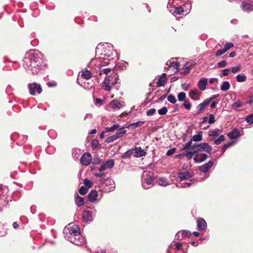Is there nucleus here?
<instances>
[{"label":"nucleus","mask_w":253,"mask_h":253,"mask_svg":"<svg viewBox=\"0 0 253 253\" xmlns=\"http://www.w3.org/2000/svg\"><path fill=\"white\" fill-rule=\"evenodd\" d=\"M46 63L43 60V54L38 50H30L26 52L23 60V66L25 69L29 70L33 74H36Z\"/></svg>","instance_id":"1"},{"label":"nucleus","mask_w":253,"mask_h":253,"mask_svg":"<svg viewBox=\"0 0 253 253\" xmlns=\"http://www.w3.org/2000/svg\"><path fill=\"white\" fill-rule=\"evenodd\" d=\"M96 56L97 58L104 60H107L105 61L104 63L106 65L109 64V62H115L117 60L119 59L118 54L115 50H109L104 48L101 50L99 48H97L96 50Z\"/></svg>","instance_id":"2"},{"label":"nucleus","mask_w":253,"mask_h":253,"mask_svg":"<svg viewBox=\"0 0 253 253\" xmlns=\"http://www.w3.org/2000/svg\"><path fill=\"white\" fill-rule=\"evenodd\" d=\"M154 173L151 172L143 173L141 177V184L145 189H148L153 186L155 181Z\"/></svg>","instance_id":"3"},{"label":"nucleus","mask_w":253,"mask_h":253,"mask_svg":"<svg viewBox=\"0 0 253 253\" xmlns=\"http://www.w3.org/2000/svg\"><path fill=\"white\" fill-rule=\"evenodd\" d=\"M66 239L76 246H82L85 242V238L80 233L74 237L65 236Z\"/></svg>","instance_id":"4"},{"label":"nucleus","mask_w":253,"mask_h":253,"mask_svg":"<svg viewBox=\"0 0 253 253\" xmlns=\"http://www.w3.org/2000/svg\"><path fill=\"white\" fill-rule=\"evenodd\" d=\"M28 89L31 95H35L42 92V88L39 84L33 83L28 85Z\"/></svg>","instance_id":"5"},{"label":"nucleus","mask_w":253,"mask_h":253,"mask_svg":"<svg viewBox=\"0 0 253 253\" xmlns=\"http://www.w3.org/2000/svg\"><path fill=\"white\" fill-rule=\"evenodd\" d=\"M96 210L94 209L92 211L85 210L82 213L83 220L85 222L91 221L95 215Z\"/></svg>","instance_id":"6"},{"label":"nucleus","mask_w":253,"mask_h":253,"mask_svg":"<svg viewBox=\"0 0 253 253\" xmlns=\"http://www.w3.org/2000/svg\"><path fill=\"white\" fill-rule=\"evenodd\" d=\"M195 150L197 151V154L203 151L211 154L212 148L208 143L203 142L198 144V148Z\"/></svg>","instance_id":"7"},{"label":"nucleus","mask_w":253,"mask_h":253,"mask_svg":"<svg viewBox=\"0 0 253 253\" xmlns=\"http://www.w3.org/2000/svg\"><path fill=\"white\" fill-rule=\"evenodd\" d=\"M92 162L91 155L89 153H84L81 158V164L84 166H88Z\"/></svg>","instance_id":"8"},{"label":"nucleus","mask_w":253,"mask_h":253,"mask_svg":"<svg viewBox=\"0 0 253 253\" xmlns=\"http://www.w3.org/2000/svg\"><path fill=\"white\" fill-rule=\"evenodd\" d=\"M115 165L114 161L112 159H109L103 163L99 169V172H102L107 169H112Z\"/></svg>","instance_id":"9"},{"label":"nucleus","mask_w":253,"mask_h":253,"mask_svg":"<svg viewBox=\"0 0 253 253\" xmlns=\"http://www.w3.org/2000/svg\"><path fill=\"white\" fill-rule=\"evenodd\" d=\"M177 174V178L180 181L188 179L192 177L191 173L188 170L179 171Z\"/></svg>","instance_id":"10"},{"label":"nucleus","mask_w":253,"mask_h":253,"mask_svg":"<svg viewBox=\"0 0 253 253\" xmlns=\"http://www.w3.org/2000/svg\"><path fill=\"white\" fill-rule=\"evenodd\" d=\"M208 158V156L206 153H202L201 154H199V153H198L197 154V155L193 157V160L195 163H201L205 161Z\"/></svg>","instance_id":"11"},{"label":"nucleus","mask_w":253,"mask_h":253,"mask_svg":"<svg viewBox=\"0 0 253 253\" xmlns=\"http://www.w3.org/2000/svg\"><path fill=\"white\" fill-rule=\"evenodd\" d=\"M69 235H66V236H72L78 235L80 233V228L79 225H73L70 227L69 230Z\"/></svg>","instance_id":"12"},{"label":"nucleus","mask_w":253,"mask_h":253,"mask_svg":"<svg viewBox=\"0 0 253 253\" xmlns=\"http://www.w3.org/2000/svg\"><path fill=\"white\" fill-rule=\"evenodd\" d=\"M213 162L212 161H209L207 163L199 167V170L205 173H207L209 169L212 167Z\"/></svg>","instance_id":"13"},{"label":"nucleus","mask_w":253,"mask_h":253,"mask_svg":"<svg viewBox=\"0 0 253 253\" xmlns=\"http://www.w3.org/2000/svg\"><path fill=\"white\" fill-rule=\"evenodd\" d=\"M197 227L199 230H205L207 227V223L203 218H199L197 220Z\"/></svg>","instance_id":"14"},{"label":"nucleus","mask_w":253,"mask_h":253,"mask_svg":"<svg viewBox=\"0 0 253 253\" xmlns=\"http://www.w3.org/2000/svg\"><path fill=\"white\" fill-rule=\"evenodd\" d=\"M112 77H110V76H108L105 78L102 83V86L105 90L110 91L111 87L109 84H110V82L112 81Z\"/></svg>","instance_id":"15"},{"label":"nucleus","mask_w":253,"mask_h":253,"mask_svg":"<svg viewBox=\"0 0 253 253\" xmlns=\"http://www.w3.org/2000/svg\"><path fill=\"white\" fill-rule=\"evenodd\" d=\"M167 7L169 9V12L172 14L180 15L184 11L183 8L181 7H173L172 9H170V5L169 3L168 4Z\"/></svg>","instance_id":"16"},{"label":"nucleus","mask_w":253,"mask_h":253,"mask_svg":"<svg viewBox=\"0 0 253 253\" xmlns=\"http://www.w3.org/2000/svg\"><path fill=\"white\" fill-rule=\"evenodd\" d=\"M133 151L134 152V156L136 158L141 157L146 154L145 151L140 147H136L133 149Z\"/></svg>","instance_id":"17"},{"label":"nucleus","mask_w":253,"mask_h":253,"mask_svg":"<svg viewBox=\"0 0 253 253\" xmlns=\"http://www.w3.org/2000/svg\"><path fill=\"white\" fill-rule=\"evenodd\" d=\"M208 79L205 78L201 79L198 83V86L202 91H204L206 89Z\"/></svg>","instance_id":"18"},{"label":"nucleus","mask_w":253,"mask_h":253,"mask_svg":"<svg viewBox=\"0 0 253 253\" xmlns=\"http://www.w3.org/2000/svg\"><path fill=\"white\" fill-rule=\"evenodd\" d=\"M241 9H243L244 11H253V5L244 1L241 4Z\"/></svg>","instance_id":"19"},{"label":"nucleus","mask_w":253,"mask_h":253,"mask_svg":"<svg viewBox=\"0 0 253 253\" xmlns=\"http://www.w3.org/2000/svg\"><path fill=\"white\" fill-rule=\"evenodd\" d=\"M97 196V192L95 190H92L87 195L88 200L93 203L96 201Z\"/></svg>","instance_id":"20"},{"label":"nucleus","mask_w":253,"mask_h":253,"mask_svg":"<svg viewBox=\"0 0 253 253\" xmlns=\"http://www.w3.org/2000/svg\"><path fill=\"white\" fill-rule=\"evenodd\" d=\"M198 181V180L195 178H191L190 179V182H186L183 183H180V185H177V186H178L179 187H182V188H186L187 187H190L192 184L196 183Z\"/></svg>","instance_id":"21"},{"label":"nucleus","mask_w":253,"mask_h":253,"mask_svg":"<svg viewBox=\"0 0 253 253\" xmlns=\"http://www.w3.org/2000/svg\"><path fill=\"white\" fill-rule=\"evenodd\" d=\"M114 77L115 78V82H112L111 84L113 85V87L116 90H118L120 88L121 84L118 82L119 75L117 73L114 74Z\"/></svg>","instance_id":"22"},{"label":"nucleus","mask_w":253,"mask_h":253,"mask_svg":"<svg viewBox=\"0 0 253 253\" xmlns=\"http://www.w3.org/2000/svg\"><path fill=\"white\" fill-rule=\"evenodd\" d=\"M203 132L202 131H198L197 134L194 135L191 140L192 142H199L202 141L203 139Z\"/></svg>","instance_id":"23"},{"label":"nucleus","mask_w":253,"mask_h":253,"mask_svg":"<svg viewBox=\"0 0 253 253\" xmlns=\"http://www.w3.org/2000/svg\"><path fill=\"white\" fill-rule=\"evenodd\" d=\"M75 203L78 207H81L84 203V198L79 196L78 193L75 194Z\"/></svg>","instance_id":"24"},{"label":"nucleus","mask_w":253,"mask_h":253,"mask_svg":"<svg viewBox=\"0 0 253 253\" xmlns=\"http://www.w3.org/2000/svg\"><path fill=\"white\" fill-rule=\"evenodd\" d=\"M110 105H111L112 108L114 109H119L122 107L121 103L117 100H112L110 103Z\"/></svg>","instance_id":"25"},{"label":"nucleus","mask_w":253,"mask_h":253,"mask_svg":"<svg viewBox=\"0 0 253 253\" xmlns=\"http://www.w3.org/2000/svg\"><path fill=\"white\" fill-rule=\"evenodd\" d=\"M125 128L126 127H122L120 128L119 129V132H117L114 134L116 139L122 137L124 135H125L126 133V131L125 129Z\"/></svg>","instance_id":"26"},{"label":"nucleus","mask_w":253,"mask_h":253,"mask_svg":"<svg viewBox=\"0 0 253 253\" xmlns=\"http://www.w3.org/2000/svg\"><path fill=\"white\" fill-rule=\"evenodd\" d=\"M160 186H167L169 184V181L165 177H160L159 180H156Z\"/></svg>","instance_id":"27"},{"label":"nucleus","mask_w":253,"mask_h":253,"mask_svg":"<svg viewBox=\"0 0 253 253\" xmlns=\"http://www.w3.org/2000/svg\"><path fill=\"white\" fill-rule=\"evenodd\" d=\"M133 153V149H131L128 150L127 151L125 152L122 156L121 158L123 159H126L127 158H129Z\"/></svg>","instance_id":"28"},{"label":"nucleus","mask_w":253,"mask_h":253,"mask_svg":"<svg viewBox=\"0 0 253 253\" xmlns=\"http://www.w3.org/2000/svg\"><path fill=\"white\" fill-rule=\"evenodd\" d=\"M228 136L231 139L237 138V128H234L231 131L228 133Z\"/></svg>","instance_id":"29"},{"label":"nucleus","mask_w":253,"mask_h":253,"mask_svg":"<svg viewBox=\"0 0 253 253\" xmlns=\"http://www.w3.org/2000/svg\"><path fill=\"white\" fill-rule=\"evenodd\" d=\"M166 81H167L166 78H165L162 76H161L159 78V80H158V82H157V86L161 87V86H164L166 83Z\"/></svg>","instance_id":"30"},{"label":"nucleus","mask_w":253,"mask_h":253,"mask_svg":"<svg viewBox=\"0 0 253 253\" xmlns=\"http://www.w3.org/2000/svg\"><path fill=\"white\" fill-rule=\"evenodd\" d=\"M196 155H197V151L195 150L190 151L185 153V156L188 160H191Z\"/></svg>","instance_id":"31"},{"label":"nucleus","mask_w":253,"mask_h":253,"mask_svg":"<svg viewBox=\"0 0 253 253\" xmlns=\"http://www.w3.org/2000/svg\"><path fill=\"white\" fill-rule=\"evenodd\" d=\"M92 75L91 72L86 70L85 71L83 72L82 74V77L83 79H86V80H89L91 78Z\"/></svg>","instance_id":"32"},{"label":"nucleus","mask_w":253,"mask_h":253,"mask_svg":"<svg viewBox=\"0 0 253 253\" xmlns=\"http://www.w3.org/2000/svg\"><path fill=\"white\" fill-rule=\"evenodd\" d=\"M230 85L228 82L224 81L220 86V90L223 91H227L230 88Z\"/></svg>","instance_id":"33"},{"label":"nucleus","mask_w":253,"mask_h":253,"mask_svg":"<svg viewBox=\"0 0 253 253\" xmlns=\"http://www.w3.org/2000/svg\"><path fill=\"white\" fill-rule=\"evenodd\" d=\"M220 132V130L218 128L211 130L209 131V135L210 136L216 137L219 135Z\"/></svg>","instance_id":"34"},{"label":"nucleus","mask_w":253,"mask_h":253,"mask_svg":"<svg viewBox=\"0 0 253 253\" xmlns=\"http://www.w3.org/2000/svg\"><path fill=\"white\" fill-rule=\"evenodd\" d=\"M81 150L80 149H73L72 156L75 159H78L80 156Z\"/></svg>","instance_id":"35"},{"label":"nucleus","mask_w":253,"mask_h":253,"mask_svg":"<svg viewBox=\"0 0 253 253\" xmlns=\"http://www.w3.org/2000/svg\"><path fill=\"white\" fill-rule=\"evenodd\" d=\"M145 122L144 121H138L135 123H131L129 124L128 126L126 127V128H129L131 127H133L134 128L139 126L141 125L144 124Z\"/></svg>","instance_id":"36"},{"label":"nucleus","mask_w":253,"mask_h":253,"mask_svg":"<svg viewBox=\"0 0 253 253\" xmlns=\"http://www.w3.org/2000/svg\"><path fill=\"white\" fill-rule=\"evenodd\" d=\"M120 126V125L119 124H116L110 127H106L105 128V131L106 132H110V131H113L118 128H119Z\"/></svg>","instance_id":"37"},{"label":"nucleus","mask_w":253,"mask_h":253,"mask_svg":"<svg viewBox=\"0 0 253 253\" xmlns=\"http://www.w3.org/2000/svg\"><path fill=\"white\" fill-rule=\"evenodd\" d=\"M126 64H128L126 62L123 61L117 64L116 66L121 70H125L126 69Z\"/></svg>","instance_id":"38"},{"label":"nucleus","mask_w":253,"mask_h":253,"mask_svg":"<svg viewBox=\"0 0 253 253\" xmlns=\"http://www.w3.org/2000/svg\"><path fill=\"white\" fill-rule=\"evenodd\" d=\"M235 144V142L233 141L228 142L225 143L222 147V151L223 153H224L228 148L234 145Z\"/></svg>","instance_id":"39"},{"label":"nucleus","mask_w":253,"mask_h":253,"mask_svg":"<svg viewBox=\"0 0 253 253\" xmlns=\"http://www.w3.org/2000/svg\"><path fill=\"white\" fill-rule=\"evenodd\" d=\"M186 95L185 92H180L177 94L178 100L180 102L184 101L186 99Z\"/></svg>","instance_id":"40"},{"label":"nucleus","mask_w":253,"mask_h":253,"mask_svg":"<svg viewBox=\"0 0 253 253\" xmlns=\"http://www.w3.org/2000/svg\"><path fill=\"white\" fill-rule=\"evenodd\" d=\"M192 143V141L190 139L184 145H183V147L181 149V151H184V150H190Z\"/></svg>","instance_id":"41"},{"label":"nucleus","mask_w":253,"mask_h":253,"mask_svg":"<svg viewBox=\"0 0 253 253\" xmlns=\"http://www.w3.org/2000/svg\"><path fill=\"white\" fill-rule=\"evenodd\" d=\"M88 192V188L85 186H82L79 190V193L82 195H84Z\"/></svg>","instance_id":"42"},{"label":"nucleus","mask_w":253,"mask_h":253,"mask_svg":"<svg viewBox=\"0 0 253 253\" xmlns=\"http://www.w3.org/2000/svg\"><path fill=\"white\" fill-rule=\"evenodd\" d=\"M168 100L169 102L172 104H175L176 102V99L175 96L172 94H169L167 97Z\"/></svg>","instance_id":"43"},{"label":"nucleus","mask_w":253,"mask_h":253,"mask_svg":"<svg viewBox=\"0 0 253 253\" xmlns=\"http://www.w3.org/2000/svg\"><path fill=\"white\" fill-rule=\"evenodd\" d=\"M99 145V141L96 139H94L92 140L91 143V147L92 149H95Z\"/></svg>","instance_id":"44"},{"label":"nucleus","mask_w":253,"mask_h":253,"mask_svg":"<svg viewBox=\"0 0 253 253\" xmlns=\"http://www.w3.org/2000/svg\"><path fill=\"white\" fill-rule=\"evenodd\" d=\"M168 111V110L167 107H163V108L159 109L158 110V112L160 115H165L167 113Z\"/></svg>","instance_id":"45"},{"label":"nucleus","mask_w":253,"mask_h":253,"mask_svg":"<svg viewBox=\"0 0 253 253\" xmlns=\"http://www.w3.org/2000/svg\"><path fill=\"white\" fill-rule=\"evenodd\" d=\"M181 231L182 233H181L182 237H190L192 235L191 232L189 230H181Z\"/></svg>","instance_id":"46"},{"label":"nucleus","mask_w":253,"mask_h":253,"mask_svg":"<svg viewBox=\"0 0 253 253\" xmlns=\"http://www.w3.org/2000/svg\"><path fill=\"white\" fill-rule=\"evenodd\" d=\"M225 140V137L223 135H221L218 138L214 140V143L216 145H219L221 142Z\"/></svg>","instance_id":"47"},{"label":"nucleus","mask_w":253,"mask_h":253,"mask_svg":"<svg viewBox=\"0 0 253 253\" xmlns=\"http://www.w3.org/2000/svg\"><path fill=\"white\" fill-rule=\"evenodd\" d=\"M84 183L85 185L84 186L87 187L88 188H91L92 185V182L87 178H85L84 180Z\"/></svg>","instance_id":"48"},{"label":"nucleus","mask_w":253,"mask_h":253,"mask_svg":"<svg viewBox=\"0 0 253 253\" xmlns=\"http://www.w3.org/2000/svg\"><path fill=\"white\" fill-rule=\"evenodd\" d=\"M196 64V63L194 62H187L186 63V64H185V66L184 67H186V69H187L188 68H189L190 69V71L191 70V69L193 67H194V66Z\"/></svg>","instance_id":"49"},{"label":"nucleus","mask_w":253,"mask_h":253,"mask_svg":"<svg viewBox=\"0 0 253 253\" xmlns=\"http://www.w3.org/2000/svg\"><path fill=\"white\" fill-rule=\"evenodd\" d=\"M117 140L114 134L113 135H111L110 136H109L108 137L106 140H105V142L107 143H111L112 142H113L114 141Z\"/></svg>","instance_id":"50"},{"label":"nucleus","mask_w":253,"mask_h":253,"mask_svg":"<svg viewBox=\"0 0 253 253\" xmlns=\"http://www.w3.org/2000/svg\"><path fill=\"white\" fill-rule=\"evenodd\" d=\"M182 105L185 109L188 110H190L192 106L191 103L189 101H185Z\"/></svg>","instance_id":"51"},{"label":"nucleus","mask_w":253,"mask_h":253,"mask_svg":"<svg viewBox=\"0 0 253 253\" xmlns=\"http://www.w3.org/2000/svg\"><path fill=\"white\" fill-rule=\"evenodd\" d=\"M227 65V62L225 60H222L217 64V66L218 68H224Z\"/></svg>","instance_id":"52"},{"label":"nucleus","mask_w":253,"mask_h":253,"mask_svg":"<svg viewBox=\"0 0 253 253\" xmlns=\"http://www.w3.org/2000/svg\"><path fill=\"white\" fill-rule=\"evenodd\" d=\"M245 120H246L247 122H248L251 124H253V114L248 115L247 117H246Z\"/></svg>","instance_id":"53"},{"label":"nucleus","mask_w":253,"mask_h":253,"mask_svg":"<svg viewBox=\"0 0 253 253\" xmlns=\"http://www.w3.org/2000/svg\"><path fill=\"white\" fill-rule=\"evenodd\" d=\"M182 243L181 242H175L173 246L175 247L177 251H182Z\"/></svg>","instance_id":"54"},{"label":"nucleus","mask_w":253,"mask_h":253,"mask_svg":"<svg viewBox=\"0 0 253 253\" xmlns=\"http://www.w3.org/2000/svg\"><path fill=\"white\" fill-rule=\"evenodd\" d=\"M234 46V44L232 42H226L225 45L224 47H223L225 50L227 51L228 50H229L230 48Z\"/></svg>","instance_id":"55"},{"label":"nucleus","mask_w":253,"mask_h":253,"mask_svg":"<svg viewBox=\"0 0 253 253\" xmlns=\"http://www.w3.org/2000/svg\"><path fill=\"white\" fill-rule=\"evenodd\" d=\"M226 52V51L225 50V49L224 48H223L222 49H220L217 50V51L216 52L215 56H220V55H222L223 54H224V53H225Z\"/></svg>","instance_id":"56"},{"label":"nucleus","mask_w":253,"mask_h":253,"mask_svg":"<svg viewBox=\"0 0 253 253\" xmlns=\"http://www.w3.org/2000/svg\"><path fill=\"white\" fill-rule=\"evenodd\" d=\"M169 66L170 67H173V68L178 70L179 67V63L176 62H172L170 63Z\"/></svg>","instance_id":"57"},{"label":"nucleus","mask_w":253,"mask_h":253,"mask_svg":"<svg viewBox=\"0 0 253 253\" xmlns=\"http://www.w3.org/2000/svg\"><path fill=\"white\" fill-rule=\"evenodd\" d=\"M247 77L245 75H238V82H245Z\"/></svg>","instance_id":"58"},{"label":"nucleus","mask_w":253,"mask_h":253,"mask_svg":"<svg viewBox=\"0 0 253 253\" xmlns=\"http://www.w3.org/2000/svg\"><path fill=\"white\" fill-rule=\"evenodd\" d=\"M210 102H211V101L208 98L205 99L203 101V102L200 104L203 107V108H205L207 106H208L209 105V104L210 103Z\"/></svg>","instance_id":"59"},{"label":"nucleus","mask_w":253,"mask_h":253,"mask_svg":"<svg viewBox=\"0 0 253 253\" xmlns=\"http://www.w3.org/2000/svg\"><path fill=\"white\" fill-rule=\"evenodd\" d=\"M210 102H211V101L208 98L205 99L203 101V102L200 104L203 107V108H205L207 106H208L209 105V104L210 103Z\"/></svg>","instance_id":"60"},{"label":"nucleus","mask_w":253,"mask_h":253,"mask_svg":"<svg viewBox=\"0 0 253 253\" xmlns=\"http://www.w3.org/2000/svg\"><path fill=\"white\" fill-rule=\"evenodd\" d=\"M210 102H211V101L208 98L205 99L203 101V102L200 104L203 107V108H205L207 106H208L209 105V104L210 103Z\"/></svg>","instance_id":"61"},{"label":"nucleus","mask_w":253,"mask_h":253,"mask_svg":"<svg viewBox=\"0 0 253 253\" xmlns=\"http://www.w3.org/2000/svg\"><path fill=\"white\" fill-rule=\"evenodd\" d=\"M111 69H110V68L103 69L100 71L99 75H101L102 73L107 75L109 72H111Z\"/></svg>","instance_id":"62"},{"label":"nucleus","mask_w":253,"mask_h":253,"mask_svg":"<svg viewBox=\"0 0 253 253\" xmlns=\"http://www.w3.org/2000/svg\"><path fill=\"white\" fill-rule=\"evenodd\" d=\"M208 121L210 124H213L215 122L214 116L213 114H211L210 115V117Z\"/></svg>","instance_id":"63"},{"label":"nucleus","mask_w":253,"mask_h":253,"mask_svg":"<svg viewBox=\"0 0 253 253\" xmlns=\"http://www.w3.org/2000/svg\"><path fill=\"white\" fill-rule=\"evenodd\" d=\"M155 112H156V109H155L151 108V109L148 110L146 112V115L148 116H152L155 113Z\"/></svg>","instance_id":"64"}]
</instances>
